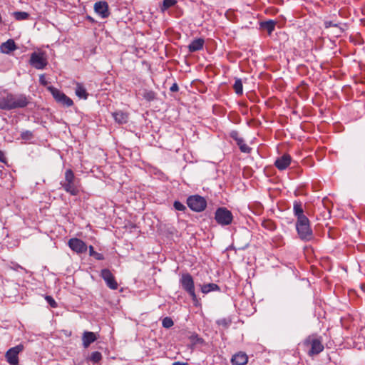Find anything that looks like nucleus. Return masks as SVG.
Here are the masks:
<instances>
[{"mask_svg": "<svg viewBox=\"0 0 365 365\" xmlns=\"http://www.w3.org/2000/svg\"><path fill=\"white\" fill-rule=\"evenodd\" d=\"M29 99L24 94H12L6 91L0 92V109L14 110L28 106Z\"/></svg>", "mask_w": 365, "mask_h": 365, "instance_id": "nucleus-1", "label": "nucleus"}, {"mask_svg": "<svg viewBox=\"0 0 365 365\" xmlns=\"http://www.w3.org/2000/svg\"><path fill=\"white\" fill-rule=\"evenodd\" d=\"M303 346L310 356L320 354L324 349L322 337L316 334L308 336L303 341Z\"/></svg>", "mask_w": 365, "mask_h": 365, "instance_id": "nucleus-2", "label": "nucleus"}, {"mask_svg": "<svg viewBox=\"0 0 365 365\" xmlns=\"http://www.w3.org/2000/svg\"><path fill=\"white\" fill-rule=\"evenodd\" d=\"M79 180L76 178L71 169H67L64 173V180L61 181L60 185L63 190L71 195L76 196L79 192Z\"/></svg>", "mask_w": 365, "mask_h": 365, "instance_id": "nucleus-3", "label": "nucleus"}, {"mask_svg": "<svg viewBox=\"0 0 365 365\" xmlns=\"http://www.w3.org/2000/svg\"><path fill=\"white\" fill-rule=\"evenodd\" d=\"M296 229L301 240H310L313 237V232L307 217H302V219L297 220Z\"/></svg>", "mask_w": 365, "mask_h": 365, "instance_id": "nucleus-4", "label": "nucleus"}, {"mask_svg": "<svg viewBox=\"0 0 365 365\" xmlns=\"http://www.w3.org/2000/svg\"><path fill=\"white\" fill-rule=\"evenodd\" d=\"M182 287L190 295L193 301L197 300V296L195 292L194 281L192 276L188 274H183L180 278Z\"/></svg>", "mask_w": 365, "mask_h": 365, "instance_id": "nucleus-5", "label": "nucleus"}, {"mask_svg": "<svg viewBox=\"0 0 365 365\" xmlns=\"http://www.w3.org/2000/svg\"><path fill=\"white\" fill-rule=\"evenodd\" d=\"M217 222L221 225H228L232 222V212L225 207H220L215 212V216Z\"/></svg>", "mask_w": 365, "mask_h": 365, "instance_id": "nucleus-6", "label": "nucleus"}, {"mask_svg": "<svg viewBox=\"0 0 365 365\" xmlns=\"http://www.w3.org/2000/svg\"><path fill=\"white\" fill-rule=\"evenodd\" d=\"M47 89L51 92L57 103L66 107H70L73 105V101L58 88L53 86H48Z\"/></svg>", "mask_w": 365, "mask_h": 365, "instance_id": "nucleus-7", "label": "nucleus"}, {"mask_svg": "<svg viewBox=\"0 0 365 365\" xmlns=\"http://www.w3.org/2000/svg\"><path fill=\"white\" fill-rule=\"evenodd\" d=\"M187 203L188 207L193 211L201 212L207 206L206 200L200 195H192L187 198Z\"/></svg>", "mask_w": 365, "mask_h": 365, "instance_id": "nucleus-8", "label": "nucleus"}, {"mask_svg": "<svg viewBox=\"0 0 365 365\" xmlns=\"http://www.w3.org/2000/svg\"><path fill=\"white\" fill-rule=\"evenodd\" d=\"M24 349L22 344L14 347L10 348L5 354L6 361L10 365H19V354Z\"/></svg>", "mask_w": 365, "mask_h": 365, "instance_id": "nucleus-9", "label": "nucleus"}, {"mask_svg": "<svg viewBox=\"0 0 365 365\" xmlns=\"http://www.w3.org/2000/svg\"><path fill=\"white\" fill-rule=\"evenodd\" d=\"M29 62L32 66L38 70L43 69L47 65L46 58L43 53H32Z\"/></svg>", "mask_w": 365, "mask_h": 365, "instance_id": "nucleus-10", "label": "nucleus"}, {"mask_svg": "<svg viewBox=\"0 0 365 365\" xmlns=\"http://www.w3.org/2000/svg\"><path fill=\"white\" fill-rule=\"evenodd\" d=\"M101 277L105 281L106 285L111 289H117L118 287L113 274L108 269H103L101 272Z\"/></svg>", "mask_w": 365, "mask_h": 365, "instance_id": "nucleus-11", "label": "nucleus"}, {"mask_svg": "<svg viewBox=\"0 0 365 365\" xmlns=\"http://www.w3.org/2000/svg\"><path fill=\"white\" fill-rule=\"evenodd\" d=\"M68 245L72 251H87L88 245L85 242L78 238H71Z\"/></svg>", "mask_w": 365, "mask_h": 365, "instance_id": "nucleus-12", "label": "nucleus"}, {"mask_svg": "<svg viewBox=\"0 0 365 365\" xmlns=\"http://www.w3.org/2000/svg\"><path fill=\"white\" fill-rule=\"evenodd\" d=\"M94 10L102 18H107L110 15V12L108 11V4L105 1H101L95 3Z\"/></svg>", "mask_w": 365, "mask_h": 365, "instance_id": "nucleus-13", "label": "nucleus"}, {"mask_svg": "<svg viewBox=\"0 0 365 365\" xmlns=\"http://www.w3.org/2000/svg\"><path fill=\"white\" fill-rule=\"evenodd\" d=\"M291 160L292 158L289 154H284L275 160L274 165L278 170H284L290 165Z\"/></svg>", "mask_w": 365, "mask_h": 365, "instance_id": "nucleus-14", "label": "nucleus"}, {"mask_svg": "<svg viewBox=\"0 0 365 365\" xmlns=\"http://www.w3.org/2000/svg\"><path fill=\"white\" fill-rule=\"evenodd\" d=\"M247 361V355L244 352L237 353L231 359L232 365H245Z\"/></svg>", "mask_w": 365, "mask_h": 365, "instance_id": "nucleus-15", "label": "nucleus"}, {"mask_svg": "<svg viewBox=\"0 0 365 365\" xmlns=\"http://www.w3.org/2000/svg\"><path fill=\"white\" fill-rule=\"evenodd\" d=\"M97 339V336L94 332L84 331L82 336V342L84 348H88L91 344Z\"/></svg>", "mask_w": 365, "mask_h": 365, "instance_id": "nucleus-16", "label": "nucleus"}, {"mask_svg": "<svg viewBox=\"0 0 365 365\" xmlns=\"http://www.w3.org/2000/svg\"><path fill=\"white\" fill-rule=\"evenodd\" d=\"M205 40L202 38L194 39L189 45L188 50L190 53H194L200 51L203 48Z\"/></svg>", "mask_w": 365, "mask_h": 365, "instance_id": "nucleus-17", "label": "nucleus"}, {"mask_svg": "<svg viewBox=\"0 0 365 365\" xmlns=\"http://www.w3.org/2000/svg\"><path fill=\"white\" fill-rule=\"evenodd\" d=\"M16 46L13 39H9L6 42H4L0 46V50L4 53H9L10 52L16 49Z\"/></svg>", "mask_w": 365, "mask_h": 365, "instance_id": "nucleus-18", "label": "nucleus"}, {"mask_svg": "<svg viewBox=\"0 0 365 365\" xmlns=\"http://www.w3.org/2000/svg\"><path fill=\"white\" fill-rule=\"evenodd\" d=\"M293 212L297 217V220L302 219V217H307L304 215V210L302 208V202L299 201H294L293 205Z\"/></svg>", "mask_w": 365, "mask_h": 365, "instance_id": "nucleus-19", "label": "nucleus"}, {"mask_svg": "<svg viewBox=\"0 0 365 365\" xmlns=\"http://www.w3.org/2000/svg\"><path fill=\"white\" fill-rule=\"evenodd\" d=\"M115 121L119 124H124L128 122V115L127 113L118 110L113 113Z\"/></svg>", "mask_w": 365, "mask_h": 365, "instance_id": "nucleus-20", "label": "nucleus"}, {"mask_svg": "<svg viewBox=\"0 0 365 365\" xmlns=\"http://www.w3.org/2000/svg\"><path fill=\"white\" fill-rule=\"evenodd\" d=\"M259 26L261 29L267 31L268 34L271 35L275 29L276 21L273 20L262 21Z\"/></svg>", "mask_w": 365, "mask_h": 365, "instance_id": "nucleus-21", "label": "nucleus"}, {"mask_svg": "<svg viewBox=\"0 0 365 365\" xmlns=\"http://www.w3.org/2000/svg\"><path fill=\"white\" fill-rule=\"evenodd\" d=\"M75 93H76V95L79 98H83V99H85V100L88 98V93L86 91V89L80 83H76V88H75Z\"/></svg>", "mask_w": 365, "mask_h": 365, "instance_id": "nucleus-22", "label": "nucleus"}, {"mask_svg": "<svg viewBox=\"0 0 365 365\" xmlns=\"http://www.w3.org/2000/svg\"><path fill=\"white\" fill-rule=\"evenodd\" d=\"M219 289H220V287H218V285L216 284H214V283H209V284H204L201 288L202 292H203L205 294L209 293L210 292H212V291H216V290H219Z\"/></svg>", "mask_w": 365, "mask_h": 365, "instance_id": "nucleus-23", "label": "nucleus"}, {"mask_svg": "<svg viewBox=\"0 0 365 365\" xmlns=\"http://www.w3.org/2000/svg\"><path fill=\"white\" fill-rule=\"evenodd\" d=\"M233 88L237 95H242L243 93V86L241 79L237 78L233 85Z\"/></svg>", "mask_w": 365, "mask_h": 365, "instance_id": "nucleus-24", "label": "nucleus"}, {"mask_svg": "<svg viewBox=\"0 0 365 365\" xmlns=\"http://www.w3.org/2000/svg\"><path fill=\"white\" fill-rule=\"evenodd\" d=\"M13 16L16 21H23L29 19V14L26 11H14Z\"/></svg>", "mask_w": 365, "mask_h": 365, "instance_id": "nucleus-25", "label": "nucleus"}, {"mask_svg": "<svg viewBox=\"0 0 365 365\" xmlns=\"http://www.w3.org/2000/svg\"><path fill=\"white\" fill-rule=\"evenodd\" d=\"M236 143L242 153H249L250 152L251 148L245 143V141L242 138L240 139H237Z\"/></svg>", "mask_w": 365, "mask_h": 365, "instance_id": "nucleus-26", "label": "nucleus"}, {"mask_svg": "<svg viewBox=\"0 0 365 365\" xmlns=\"http://www.w3.org/2000/svg\"><path fill=\"white\" fill-rule=\"evenodd\" d=\"M176 3H177L176 0H163L161 10L163 11H164L167 10L168 9L173 6Z\"/></svg>", "mask_w": 365, "mask_h": 365, "instance_id": "nucleus-27", "label": "nucleus"}, {"mask_svg": "<svg viewBox=\"0 0 365 365\" xmlns=\"http://www.w3.org/2000/svg\"><path fill=\"white\" fill-rule=\"evenodd\" d=\"M143 96L147 101H151L155 98V93L153 91H145Z\"/></svg>", "mask_w": 365, "mask_h": 365, "instance_id": "nucleus-28", "label": "nucleus"}, {"mask_svg": "<svg viewBox=\"0 0 365 365\" xmlns=\"http://www.w3.org/2000/svg\"><path fill=\"white\" fill-rule=\"evenodd\" d=\"M102 359V355L99 351H94L90 356V360L94 363H98Z\"/></svg>", "mask_w": 365, "mask_h": 365, "instance_id": "nucleus-29", "label": "nucleus"}, {"mask_svg": "<svg viewBox=\"0 0 365 365\" xmlns=\"http://www.w3.org/2000/svg\"><path fill=\"white\" fill-rule=\"evenodd\" d=\"M163 327L165 328H170L173 326L174 323L173 319L170 317H165L162 321Z\"/></svg>", "mask_w": 365, "mask_h": 365, "instance_id": "nucleus-30", "label": "nucleus"}, {"mask_svg": "<svg viewBox=\"0 0 365 365\" xmlns=\"http://www.w3.org/2000/svg\"><path fill=\"white\" fill-rule=\"evenodd\" d=\"M173 206L175 210L179 211H184L185 210H186V207L179 201H175Z\"/></svg>", "mask_w": 365, "mask_h": 365, "instance_id": "nucleus-31", "label": "nucleus"}, {"mask_svg": "<svg viewBox=\"0 0 365 365\" xmlns=\"http://www.w3.org/2000/svg\"><path fill=\"white\" fill-rule=\"evenodd\" d=\"M45 299L46 300V302L49 304V305L51 307L56 308L57 307V303L56 302V301L53 299V298L51 296H48V295L46 296Z\"/></svg>", "mask_w": 365, "mask_h": 365, "instance_id": "nucleus-32", "label": "nucleus"}, {"mask_svg": "<svg viewBox=\"0 0 365 365\" xmlns=\"http://www.w3.org/2000/svg\"><path fill=\"white\" fill-rule=\"evenodd\" d=\"M90 256L93 257L95 259L98 260H101L104 259L103 255L101 252H89Z\"/></svg>", "mask_w": 365, "mask_h": 365, "instance_id": "nucleus-33", "label": "nucleus"}, {"mask_svg": "<svg viewBox=\"0 0 365 365\" xmlns=\"http://www.w3.org/2000/svg\"><path fill=\"white\" fill-rule=\"evenodd\" d=\"M22 139L24 140H29L32 137V133L31 131L26 130L25 132H23L21 135Z\"/></svg>", "mask_w": 365, "mask_h": 365, "instance_id": "nucleus-34", "label": "nucleus"}, {"mask_svg": "<svg viewBox=\"0 0 365 365\" xmlns=\"http://www.w3.org/2000/svg\"><path fill=\"white\" fill-rule=\"evenodd\" d=\"M324 26L326 29H328L331 26H334V27H337L338 26V24H335L334 23L333 21H326L324 22Z\"/></svg>", "mask_w": 365, "mask_h": 365, "instance_id": "nucleus-35", "label": "nucleus"}, {"mask_svg": "<svg viewBox=\"0 0 365 365\" xmlns=\"http://www.w3.org/2000/svg\"><path fill=\"white\" fill-rule=\"evenodd\" d=\"M39 82L43 86H46L48 84V81L46 80L45 76L43 74L40 75Z\"/></svg>", "mask_w": 365, "mask_h": 365, "instance_id": "nucleus-36", "label": "nucleus"}, {"mask_svg": "<svg viewBox=\"0 0 365 365\" xmlns=\"http://www.w3.org/2000/svg\"><path fill=\"white\" fill-rule=\"evenodd\" d=\"M230 136L237 142V139H240L239 137V134L237 131H232L230 134Z\"/></svg>", "mask_w": 365, "mask_h": 365, "instance_id": "nucleus-37", "label": "nucleus"}, {"mask_svg": "<svg viewBox=\"0 0 365 365\" xmlns=\"http://www.w3.org/2000/svg\"><path fill=\"white\" fill-rule=\"evenodd\" d=\"M170 91H172V92H177V91H178V90H179V87H178V84H177V83H173V84L171 86V87H170Z\"/></svg>", "mask_w": 365, "mask_h": 365, "instance_id": "nucleus-38", "label": "nucleus"}, {"mask_svg": "<svg viewBox=\"0 0 365 365\" xmlns=\"http://www.w3.org/2000/svg\"><path fill=\"white\" fill-rule=\"evenodd\" d=\"M263 225L270 230H272L273 227L272 222L271 221L264 222Z\"/></svg>", "mask_w": 365, "mask_h": 365, "instance_id": "nucleus-39", "label": "nucleus"}, {"mask_svg": "<svg viewBox=\"0 0 365 365\" xmlns=\"http://www.w3.org/2000/svg\"><path fill=\"white\" fill-rule=\"evenodd\" d=\"M0 161L4 163L6 161V158L3 151L0 150Z\"/></svg>", "mask_w": 365, "mask_h": 365, "instance_id": "nucleus-40", "label": "nucleus"}, {"mask_svg": "<svg viewBox=\"0 0 365 365\" xmlns=\"http://www.w3.org/2000/svg\"><path fill=\"white\" fill-rule=\"evenodd\" d=\"M172 365H189V364L186 362L175 361V362L173 363Z\"/></svg>", "mask_w": 365, "mask_h": 365, "instance_id": "nucleus-41", "label": "nucleus"}, {"mask_svg": "<svg viewBox=\"0 0 365 365\" xmlns=\"http://www.w3.org/2000/svg\"><path fill=\"white\" fill-rule=\"evenodd\" d=\"M192 337L196 339V341L197 342H201L202 341V339L200 338H199L197 335L192 336Z\"/></svg>", "mask_w": 365, "mask_h": 365, "instance_id": "nucleus-42", "label": "nucleus"}, {"mask_svg": "<svg viewBox=\"0 0 365 365\" xmlns=\"http://www.w3.org/2000/svg\"><path fill=\"white\" fill-rule=\"evenodd\" d=\"M88 247L89 248V251H94V248L92 245H89Z\"/></svg>", "mask_w": 365, "mask_h": 365, "instance_id": "nucleus-43", "label": "nucleus"}]
</instances>
